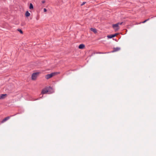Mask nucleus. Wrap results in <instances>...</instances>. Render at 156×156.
<instances>
[{
  "label": "nucleus",
  "mask_w": 156,
  "mask_h": 156,
  "mask_svg": "<svg viewBox=\"0 0 156 156\" xmlns=\"http://www.w3.org/2000/svg\"><path fill=\"white\" fill-rule=\"evenodd\" d=\"M53 92V91L51 87H49L48 88H44L43 89L41 92L42 94H46L48 93V94H51Z\"/></svg>",
  "instance_id": "nucleus-1"
},
{
  "label": "nucleus",
  "mask_w": 156,
  "mask_h": 156,
  "mask_svg": "<svg viewBox=\"0 0 156 156\" xmlns=\"http://www.w3.org/2000/svg\"><path fill=\"white\" fill-rule=\"evenodd\" d=\"M59 72H55V73H52L50 74H48L45 75V77L46 79H48L51 77H52L53 76L55 75V74H58L59 73Z\"/></svg>",
  "instance_id": "nucleus-2"
},
{
  "label": "nucleus",
  "mask_w": 156,
  "mask_h": 156,
  "mask_svg": "<svg viewBox=\"0 0 156 156\" xmlns=\"http://www.w3.org/2000/svg\"><path fill=\"white\" fill-rule=\"evenodd\" d=\"M39 72H36L33 73L32 75V79L33 80H35L37 77V75L39 74Z\"/></svg>",
  "instance_id": "nucleus-3"
},
{
  "label": "nucleus",
  "mask_w": 156,
  "mask_h": 156,
  "mask_svg": "<svg viewBox=\"0 0 156 156\" xmlns=\"http://www.w3.org/2000/svg\"><path fill=\"white\" fill-rule=\"evenodd\" d=\"M13 115L11 116H7L1 122L2 123H3L5 122L7 120H8L9 119H10V117L12 116H13L15 115Z\"/></svg>",
  "instance_id": "nucleus-4"
},
{
  "label": "nucleus",
  "mask_w": 156,
  "mask_h": 156,
  "mask_svg": "<svg viewBox=\"0 0 156 156\" xmlns=\"http://www.w3.org/2000/svg\"><path fill=\"white\" fill-rule=\"evenodd\" d=\"M120 50V47H116V48H114L113 50L111 52H114L118 51H119Z\"/></svg>",
  "instance_id": "nucleus-5"
},
{
  "label": "nucleus",
  "mask_w": 156,
  "mask_h": 156,
  "mask_svg": "<svg viewBox=\"0 0 156 156\" xmlns=\"http://www.w3.org/2000/svg\"><path fill=\"white\" fill-rule=\"evenodd\" d=\"M118 34V33H117L113 34L108 35L107 36V37L109 38H112L115 37Z\"/></svg>",
  "instance_id": "nucleus-6"
},
{
  "label": "nucleus",
  "mask_w": 156,
  "mask_h": 156,
  "mask_svg": "<svg viewBox=\"0 0 156 156\" xmlns=\"http://www.w3.org/2000/svg\"><path fill=\"white\" fill-rule=\"evenodd\" d=\"M119 23H117L116 24H114L112 25V27H113L114 29L115 28V27H117V30H118L119 28L118 27V26H119Z\"/></svg>",
  "instance_id": "nucleus-7"
},
{
  "label": "nucleus",
  "mask_w": 156,
  "mask_h": 156,
  "mask_svg": "<svg viewBox=\"0 0 156 156\" xmlns=\"http://www.w3.org/2000/svg\"><path fill=\"white\" fill-rule=\"evenodd\" d=\"M6 94H2L0 95V99H2L4 98L5 97L7 96Z\"/></svg>",
  "instance_id": "nucleus-8"
},
{
  "label": "nucleus",
  "mask_w": 156,
  "mask_h": 156,
  "mask_svg": "<svg viewBox=\"0 0 156 156\" xmlns=\"http://www.w3.org/2000/svg\"><path fill=\"white\" fill-rule=\"evenodd\" d=\"M85 46L84 44H81L79 45L78 48L79 49H82L85 47Z\"/></svg>",
  "instance_id": "nucleus-9"
},
{
  "label": "nucleus",
  "mask_w": 156,
  "mask_h": 156,
  "mask_svg": "<svg viewBox=\"0 0 156 156\" xmlns=\"http://www.w3.org/2000/svg\"><path fill=\"white\" fill-rule=\"evenodd\" d=\"M90 30L93 32L94 33L96 34L97 33V30L95 28H90Z\"/></svg>",
  "instance_id": "nucleus-10"
},
{
  "label": "nucleus",
  "mask_w": 156,
  "mask_h": 156,
  "mask_svg": "<svg viewBox=\"0 0 156 156\" xmlns=\"http://www.w3.org/2000/svg\"><path fill=\"white\" fill-rule=\"evenodd\" d=\"M25 15L26 17H28L30 16V13L28 11H27L26 12Z\"/></svg>",
  "instance_id": "nucleus-11"
},
{
  "label": "nucleus",
  "mask_w": 156,
  "mask_h": 156,
  "mask_svg": "<svg viewBox=\"0 0 156 156\" xmlns=\"http://www.w3.org/2000/svg\"><path fill=\"white\" fill-rule=\"evenodd\" d=\"M33 8L34 7L33 4L31 3H30V4L29 9H33Z\"/></svg>",
  "instance_id": "nucleus-12"
},
{
  "label": "nucleus",
  "mask_w": 156,
  "mask_h": 156,
  "mask_svg": "<svg viewBox=\"0 0 156 156\" xmlns=\"http://www.w3.org/2000/svg\"><path fill=\"white\" fill-rule=\"evenodd\" d=\"M109 52H97L96 53L97 54H106V53H108Z\"/></svg>",
  "instance_id": "nucleus-13"
},
{
  "label": "nucleus",
  "mask_w": 156,
  "mask_h": 156,
  "mask_svg": "<svg viewBox=\"0 0 156 156\" xmlns=\"http://www.w3.org/2000/svg\"><path fill=\"white\" fill-rule=\"evenodd\" d=\"M17 30L20 32L21 34H22L23 33V32L20 29H18Z\"/></svg>",
  "instance_id": "nucleus-14"
},
{
  "label": "nucleus",
  "mask_w": 156,
  "mask_h": 156,
  "mask_svg": "<svg viewBox=\"0 0 156 156\" xmlns=\"http://www.w3.org/2000/svg\"><path fill=\"white\" fill-rule=\"evenodd\" d=\"M86 3V2H83V3H82V4L81 5V6L83 5H84Z\"/></svg>",
  "instance_id": "nucleus-15"
},
{
  "label": "nucleus",
  "mask_w": 156,
  "mask_h": 156,
  "mask_svg": "<svg viewBox=\"0 0 156 156\" xmlns=\"http://www.w3.org/2000/svg\"><path fill=\"white\" fill-rule=\"evenodd\" d=\"M123 22H121V23H119V25H122V23H123Z\"/></svg>",
  "instance_id": "nucleus-16"
},
{
  "label": "nucleus",
  "mask_w": 156,
  "mask_h": 156,
  "mask_svg": "<svg viewBox=\"0 0 156 156\" xmlns=\"http://www.w3.org/2000/svg\"><path fill=\"white\" fill-rule=\"evenodd\" d=\"M47 11V9H45V8H44V12H46V11Z\"/></svg>",
  "instance_id": "nucleus-17"
},
{
  "label": "nucleus",
  "mask_w": 156,
  "mask_h": 156,
  "mask_svg": "<svg viewBox=\"0 0 156 156\" xmlns=\"http://www.w3.org/2000/svg\"><path fill=\"white\" fill-rule=\"evenodd\" d=\"M147 22V21L146 20H145L144 21L142 22V23H144L145 22Z\"/></svg>",
  "instance_id": "nucleus-18"
},
{
  "label": "nucleus",
  "mask_w": 156,
  "mask_h": 156,
  "mask_svg": "<svg viewBox=\"0 0 156 156\" xmlns=\"http://www.w3.org/2000/svg\"><path fill=\"white\" fill-rule=\"evenodd\" d=\"M45 2V1L43 0V1H42V3H44Z\"/></svg>",
  "instance_id": "nucleus-19"
},
{
  "label": "nucleus",
  "mask_w": 156,
  "mask_h": 156,
  "mask_svg": "<svg viewBox=\"0 0 156 156\" xmlns=\"http://www.w3.org/2000/svg\"><path fill=\"white\" fill-rule=\"evenodd\" d=\"M149 20V19H148L147 20H146L147 21Z\"/></svg>",
  "instance_id": "nucleus-20"
},
{
  "label": "nucleus",
  "mask_w": 156,
  "mask_h": 156,
  "mask_svg": "<svg viewBox=\"0 0 156 156\" xmlns=\"http://www.w3.org/2000/svg\"><path fill=\"white\" fill-rule=\"evenodd\" d=\"M38 99H35V100H38Z\"/></svg>",
  "instance_id": "nucleus-21"
}]
</instances>
